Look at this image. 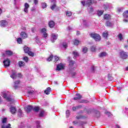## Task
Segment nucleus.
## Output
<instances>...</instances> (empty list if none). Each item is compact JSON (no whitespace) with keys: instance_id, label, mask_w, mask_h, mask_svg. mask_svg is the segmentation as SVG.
<instances>
[{"instance_id":"2f4dec72","label":"nucleus","mask_w":128,"mask_h":128,"mask_svg":"<svg viewBox=\"0 0 128 128\" xmlns=\"http://www.w3.org/2000/svg\"><path fill=\"white\" fill-rule=\"evenodd\" d=\"M33 110H34V112H38L40 110V108L38 106H36L33 108Z\"/></svg>"},{"instance_id":"412c9836","label":"nucleus","mask_w":128,"mask_h":128,"mask_svg":"<svg viewBox=\"0 0 128 128\" xmlns=\"http://www.w3.org/2000/svg\"><path fill=\"white\" fill-rule=\"evenodd\" d=\"M74 64V62L72 61V60H70V70H72L74 69V68H72Z\"/></svg>"},{"instance_id":"9b49d317","label":"nucleus","mask_w":128,"mask_h":128,"mask_svg":"<svg viewBox=\"0 0 128 128\" xmlns=\"http://www.w3.org/2000/svg\"><path fill=\"white\" fill-rule=\"evenodd\" d=\"M20 36L24 40L28 38V34H26V32H22L20 34Z\"/></svg>"},{"instance_id":"4468645a","label":"nucleus","mask_w":128,"mask_h":128,"mask_svg":"<svg viewBox=\"0 0 128 128\" xmlns=\"http://www.w3.org/2000/svg\"><path fill=\"white\" fill-rule=\"evenodd\" d=\"M10 112L12 114H14L16 112V109L14 106H11L10 108Z\"/></svg>"},{"instance_id":"e2e57ef3","label":"nucleus","mask_w":128,"mask_h":128,"mask_svg":"<svg viewBox=\"0 0 128 128\" xmlns=\"http://www.w3.org/2000/svg\"><path fill=\"white\" fill-rule=\"evenodd\" d=\"M118 12H122V8H118Z\"/></svg>"},{"instance_id":"79ce46f5","label":"nucleus","mask_w":128,"mask_h":128,"mask_svg":"<svg viewBox=\"0 0 128 128\" xmlns=\"http://www.w3.org/2000/svg\"><path fill=\"white\" fill-rule=\"evenodd\" d=\"M108 80H113L112 76V75L110 74H108Z\"/></svg>"},{"instance_id":"20e7f679","label":"nucleus","mask_w":128,"mask_h":128,"mask_svg":"<svg viewBox=\"0 0 128 128\" xmlns=\"http://www.w3.org/2000/svg\"><path fill=\"white\" fill-rule=\"evenodd\" d=\"M10 77L13 80H15L17 78L16 71V70H12Z\"/></svg>"},{"instance_id":"6e6552de","label":"nucleus","mask_w":128,"mask_h":128,"mask_svg":"<svg viewBox=\"0 0 128 128\" xmlns=\"http://www.w3.org/2000/svg\"><path fill=\"white\" fill-rule=\"evenodd\" d=\"M33 108H34V107L30 105H29L26 107H24L25 110L28 113L30 112H32V110H33Z\"/></svg>"},{"instance_id":"8fccbe9b","label":"nucleus","mask_w":128,"mask_h":128,"mask_svg":"<svg viewBox=\"0 0 128 128\" xmlns=\"http://www.w3.org/2000/svg\"><path fill=\"white\" fill-rule=\"evenodd\" d=\"M66 118H68V116H70V110H67L66 111Z\"/></svg>"},{"instance_id":"7ed1b4c3","label":"nucleus","mask_w":128,"mask_h":128,"mask_svg":"<svg viewBox=\"0 0 128 128\" xmlns=\"http://www.w3.org/2000/svg\"><path fill=\"white\" fill-rule=\"evenodd\" d=\"M120 57L123 60L128 58V54L124 51H121L120 52Z\"/></svg>"},{"instance_id":"f8f14e48","label":"nucleus","mask_w":128,"mask_h":128,"mask_svg":"<svg viewBox=\"0 0 128 128\" xmlns=\"http://www.w3.org/2000/svg\"><path fill=\"white\" fill-rule=\"evenodd\" d=\"M40 32L41 34H44V38H48V34L46 32V28H42L40 30Z\"/></svg>"},{"instance_id":"c85d7f7f","label":"nucleus","mask_w":128,"mask_h":128,"mask_svg":"<svg viewBox=\"0 0 128 128\" xmlns=\"http://www.w3.org/2000/svg\"><path fill=\"white\" fill-rule=\"evenodd\" d=\"M6 54L7 56H12V52L10 50H6Z\"/></svg>"},{"instance_id":"f3484780","label":"nucleus","mask_w":128,"mask_h":128,"mask_svg":"<svg viewBox=\"0 0 128 128\" xmlns=\"http://www.w3.org/2000/svg\"><path fill=\"white\" fill-rule=\"evenodd\" d=\"M82 98V96L80 94H76V97L74 98V100H78Z\"/></svg>"},{"instance_id":"aec40b11","label":"nucleus","mask_w":128,"mask_h":128,"mask_svg":"<svg viewBox=\"0 0 128 128\" xmlns=\"http://www.w3.org/2000/svg\"><path fill=\"white\" fill-rule=\"evenodd\" d=\"M108 32L105 31L104 32L102 33V36L104 38H108Z\"/></svg>"},{"instance_id":"7c9ffc66","label":"nucleus","mask_w":128,"mask_h":128,"mask_svg":"<svg viewBox=\"0 0 128 128\" xmlns=\"http://www.w3.org/2000/svg\"><path fill=\"white\" fill-rule=\"evenodd\" d=\"M88 48L84 47L82 48V52H84V54H86V52H88Z\"/></svg>"},{"instance_id":"864d4df0","label":"nucleus","mask_w":128,"mask_h":128,"mask_svg":"<svg viewBox=\"0 0 128 128\" xmlns=\"http://www.w3.org/2000/svg\"><path fill=\"white\" fill-rule=\"evenodd\" d=\"M40 121H37L36 122V124H37V128H40Z\"/></svg>"},{"instance_id":"2eb2a0df","label":"nucleus","mask_w":128,"mask_h":128,"mask_svg":"<svg viewBox=\"0 0 128 128\" xmlns=\"http://www.w3.org/2000/svg\"><path fill=\"white\" fill-rule=\"evenodd\" d=\"M14 88H20V80H16L14 83Z\"/></svg>"},{"instance_id":"774afa93","label":"nucleus","mask_w":128,"mask_h":128,"mask_svg":"<svg viewBox=\"0 0 128 128\" xmlns=\"http://www.w3.org/2000/svg\"><path fill=\"white\" fill-rule=\"evenodd\" d=\"M124 48H128V46L126 45V44H124Z\"/></svg>"},{"instance_id":"09e8293b","label":"nucleus","mask_w":128,"mask_h":128,"mask_svg":"<svg viewBox=\"0 0 128 128\" xmlns=\"http://www.w3.org/2000/svg\"><path fill=\"white\" fill-rule=\"evenodd\" d=\"M54 62H58V60H60V58H58V56H54Z\"/></svg>"},{"instance_id":"6e6d98bb","label":"nucleus","mask_w":128,"mask_h":128,"mask_svg":"<svg viewBox=\"0 0 128 128\" xmlns=\"http://www.w3.org/2000/svg\"><path fill=\"white\" fill-rule=\"evenodd\" d=\"M63 48H68V44L66 42L63 43Z\"/></svg>"},{"instance_id":"4c0bfd02","label":"nucleus","mask_w":128,"mask_h":128,"mask_svg":"<svg viewBox=\"0 0 128 128\" xmlns=\"http://www.w3.org/2000/svg\"><path fill=\"white\" fill-rule=\"evenodd\" d=\"M118 38H119L120 40H124V38L122 37V34H120L118 35Z\"/></svg>"},{"instance_id":"bb28decb","label":"nucleus","mask_w":128,"mask_h":128,"mask_svg":"<svg viewBox=\"0 0 128 128\" xmlns=\"http://www.w3.org/2000/svg\"><path fill=\"white\" fill-rule=\"evenodd\" d=\"M94 0H86V4H88L90 6V4H94Z\"/></svg>"},{"instance_id":"0e129e2a","label":"nucleus","mask_w":128,"mask_h":128,"mask_svg":"<svg viewBox=\"0 0 128 128\" xmlns=\"http://www.w3.org/2000/svg\"><path fill=\"white\" fill-rule=\"evenodd\" d=\"M76 118L77 120H80V118H82V116H76Z\"/></svg>"},{"instance_id":"49530a36","label":"nucleus","mask_w":128,"mask_h":128,"mask_svg":"<svg viewBox=\"0 0 128 128\" xmlns=\"http://www.w3.org/2000/svg\"><path fill=\"white\" fill-rule=\"evenodd\" d=\"M52 55H50V57L47 59L48 62H52Z\"/></svg>"},{"instance_id":"13d9d810","label":"nucleus","mask_w":128,"mask_h":128,"mask_svg":"<svg viewBox=\"0 0 128 128\" xmlns=\"http://www.w3.org/2000/svg\"><path fill=\"white\" fill-rule=\"evenodd\" d=\"M6 118H4L2 120V124H6Z\"/></svg>"},{"instance_id":"a18cd8bd","label":"nucleus","mask_w":128,"mask_h":128,"mask_svg":"<svg viewBox=\"0 0 128 128\" xmlns=\"http://www.w3.org/2000/svg\"><path fill=\"white\" fill-rule=\"evenodd\" d=\"M35 40H36V42L38 44H40V38L38 36L36 37Z\"/></svg>"},{"instance_id":"603ef678","label":"nucleus","mask_w":128,"mask_h":128,"mask_svg":"<svg viewBox=\"0 0 128 128\" xmlns=\"http://www.w3.org/2000/svg\"><path fill=\"white\" fill-rule=\"evenodd\" d=\"M24 62H28V56L24 57Z\"/></svg>"},{"instance_id":"f257e3e1","label":"nucleus","mask_w":128,"mask_h":128,"mask_svg":"<svg viewBox=\"0 0 128 128\" xmlns=\"http://www.w3.org/2000/svg\"><path fill=\"white\" fill-rule=\"evenodd\" d=\"M2 97L6 99V100H8V102H12V104L14 102V100L10 98L8 92H2Z\"/></svg>"},{"instance_id":"69168bd1","label":"nucleus","mask_w":128,"mask_h":128,"mask_svg":"<svg viewBox=\"0 0 128 128\" xmlns=\"http://www.w3.org/2000/svg\"><path fill=\"white\" fill-rule=\"evenodd\" d=\"M18 78H21L22 77V74H17V77Z\"/></svg>"},{"instance_id":"5701e85b","label":"nucleus","mask_w":128,"mask_h":128,"mask_svg":"<svg viewBox=\"0 0 128 128\" xmlns=\"http://www.w3.org/2000/svg\"><path fill=\"white\" fill-rule=\"evenodd\" d=\"M25 64H26L24 63V62L22 61H20L18 62V66H20V68H22V66H24Z\"/></svg>"},{"instance_id":"bf43d9fd","label":"nucleus","mask_w":128,"mask_h":128,"mask_svg":"<svg viewBox=\"0 0 128 128\" xmlns=\"http://www.w3.org/2000/svg\"><path fill=\"white\" fill-rule=\"evenodd\" d=\"M91 70L92 72H95V69H94V66H92V68H91Z\"/></svg>"},{"instance_id":"a19ab883","label":"nucleus","mask_w":128,"mask_h":128,"mask_svg":"<svg viewBox=\"0 0 128 128\" xmlns=\"http://www.w3.org/2000/svg\"><path fill=\"white\" fill-rule=\"evenodd\" d=\"M22 110L19 109L18 110V115L19 116H22Z\"/></svg>"},{"instance_id":"f03ea898","label":"nucleus","mask_w":128,"mask_h":128,"mask_svg":"<svg viewBox=\"0 0 128 128\" xmlns=\"http://www.w3.org/2000/svg\"><path fill=\"white\" fill-rule=\"evenodd\" d=\"M89 35L92 38H94L96 42H100V34L95 33H90Z\"/></svg>"},{"instance_id":"ea45409f","label":"nucleus","mask_w":128,"mask_h":128,"mask_svg":"<svg viewBox=\"0 0 128 128\" xmlns=\"http://www.w3.org/2000/svg\"><path fill=\"white\" fill-rule=\"evenodd\" d=\"M42 8H46L48 6L46 3L43 2L42 4Z\"/></svg>"},{"instance_id":"1a4fd4ad","label":"nucleus","mask_w":128,"mask_h":128,"mask_svg":"<svg viewBox=\"0 0 128 128\" xmlns=\"http://www.w3.org/2000/svg\"><path fill=\"white\" fill-rule=\"evenodd\" d=\"M104 8L105 10H110V8H112V4H104Z\"/></svg>"},{"instance_id":"a878e982","label":"nucleus","mask_w":128,"mask_h":128,"mask_svg":"<svg viewBox=\"0 0 128 128\" xmlns=\"http://www.w3.org/2000/svg\"><path fill=\"white\" fill-rule=\"evenodd\" d=\"M123 16L125 18H128V10H126L123 13Z\"/></svg>"},{"instance_id":"c756f323","label":"nucleus","mask_w":128,"mask_h":128,"mask_svg":"<svg viewBox=\"0 0 128 128\" xmlns=\"http://www.w3.org/2000/svg\"><path fill=\"white\" fill-rule=\"evenodd\" d=\"M82 108V106L80 105L76 106H74L72 108V110H78V108Z\"/></svg>"},{"instance_id":"e433bc0d","label":"nucleus","mask_w":128,"mask_h":128,"mask_svg":"<svg viewBox=\"0 0 128 128\" xmlns=\"http://www.w3.org/2000/svg\"><path fill=\"white\" fill-rule=\"evenodd\" d=\"M17 42L18 44H20L22 43V38H20L17 39Z\"/></svg>"},{"instance_id":"473e14b6","label":"nucleus","mask_w":128,"mask_h":128,"mask_svg":"<svg viewBox=\"0 0 128 128\" xmlns=\"http://www.w3.org/2000/svg\"><path fill=\"white\" fill-rule=\"evenodd\" d=\"M72 14V12L70 11L66 12V15L67 16H70Z\"/></svg>"},{"instance_id":"39448f33","label":"nucleus","mask_w":128,"mask_h":128,"mask_svg":"<svg viewBox=\"0 0 128 128\" xmlns=\"http://www.w3.org/2000/svg\"><path fill=\"white\" fill-rule=\"evenodd\" d=\"M64 64L62 63H60L57 65L56 70H64Z\"/></svg>"},{"instance_id":"4be33fe9","label":"nucleus","mask_w":128,"mask_h":128,"mask_svg":"<svg viewBox=\"0 0 128 128\" xmlns=\"http://www.w3.org/2000/svg\"><path fill=\"white\" fill-rule=\"evenodd\" d=\"M55 24L54 21H50L48 22V26L50 28H54V26Z\"/></svg>"},{"instance_id":"58836bf2","label":"nucleus","mask_w":128,"mask_h":128,"mask_svg":"<svg viewBox=\"0 0 128 128\" xmlns=\"http://www.w3.org/2000/svg\"><path fill=\"white\" fill-rule=\"evenodd\" d=\"M88 12H90V14L94 12V8H92V7L88 8Z\"/></svg>"},{"instance_id":"f704fd0d","label":"nucleus","mask_w":128,"mask_h":128,"mask_svg":"<svg viewBox=\"0 0 128 128\" xmlns=\"http://www.w3.org/2000/svg\"><path fill=\"white\" fill-rule=\"evenodd\" d=\"M73 54L74 56V58H76V56H78V52L76 51H74L73 52Z\"/></svg>"},{"instance_id":"cd10ccee","label":"nucleus","mask_w":128,"mask_h":128,"mask_svg":"<svg viewBox=\"0 0 128 128\" xmlns=\"http://www.w3.org/2000/svg\"><path fill=\"white\" fill-rule=\"evenodd\" d=\"M104 14V10H98L97 12V14L98 16H100Z\"/></svg>"},{"instance_id":"0eeeda50","label":"nucleus","mask_w":128,"mask_h":128,"mask_svg":"<svg viewBox=\"0 0 128 128\" xmlns=\"http://www.w3.org/2000/svg\"><path fill=\"white\" fill-rule=\"evenodd\" d=\"M28 8H30V4H28L27 2H26L24 4V12L26 14H28Z\"/></svg>"},{"instance_id":"393cba45","label":"nucleus","mask_w":128,"mask_h":128,"mask_svg":"<svg viewBox=\"0 0 128 128\" xmlns=\"http://www.w3.org/2000/svg\"><path fill=\"white\" fill-rule=\"evenodd\" d=\"M24 52L26 54H28L30 52V48L26 46L24 47Z\"/></svg>"},{"instance_id":"37998d69","label":"nucleus","mask_w":128,"mask_h":128,"mask_svg":"<svg viewBox=\"0 0 128 128\" xmlns=\"http://www.w3.org/2000/svg\"><path fill=\"white\" fill-rule=\"evenodd\" d=\"M2 128H10V124H8L7 126L4 125L2 126Z\"/></svg>"},{"instance_id":"a211bd4d","label":"nucleus","mask_w":128,"mask_h":128,"mask_svg":"<svg viewBox=\"0 0 128 128\" xmlns=\"http://www.w3.org/2000/svg\"><path fill=\"white\" fill-rule=\"evenodd\" d=\"M50 92H52V88H50V87H48L44 90V94H48Z\"/></svg>"},{"instance_id":"423d86ee","label":"nucleus","mask_w":128,"mask_h":128,"mask_svg":"<svg viewBox=\"0 0 128 128\" xmlns=\"http://www.w3.org/2000/svg\"><path fill=\"white\" fill-rule=\"evenodd\" d=\"M58 34H52L51 35V42H54L56 40H58Z\"/></svg>"},{"instance_id":"c9c22d12","label":"nucleus","mask_w":128,"mask_h":128,"mask_svg":"<svg viewBox=\"0 0 128 128\" xmlns=\"http://www.w3.org/2000/svg\"><path fill=\"white\" fill-rule=\"evenodd\" d=\"M106 26H112V24L110 21H107L106 22Z\"/></svg>"},{"instance_id":"9d476101","label":"nucleus","mask_w":128,"mask_h":128,"mask_svg":"<svg viewBox=\"0 0 128 128\" xmlns=\"http://www.w3.org/2000/svg\"><path fill=\"white\" fill-rule=\"evenodd\" d=\"M3 64L4 66H10V59L7 58L5 60H4V61L3 62Z\"/></svg>"},{"instance_id":"72a5a7b5","label":"nucleus","mask_w":128,"mask_h":128,"mask_svg":"<svg viewBox=\"0 0 128 128\" xmlns=\"http://www.w3.org/2000/svg\"><path fill=\"white\" fill-rule=\"evenodd\" d=\"M74 46H78V44H80V41L78 40H75L74 41Z\"/></svg>"},{"instance_id":"338daca9","label":"nucleus","mask_w":128,"mask_h":128,"mask_svg":"<svg viewBox=\"0 0 128 128\" xmlns=\"http://www.w3.org/2000/svg\"><path fill=\"white\" fill-rule=\"evenodd\" d=\"M31 30H32V32H34V30H36V29L34 28H32L31 29Z\"/></svg>"},{"instance_id":"dca6fc26","label":"nucleus","mask_w":128,"mask_h":128,"mask_svg":"<svg viewBox=\"0 0 128 128\" xmlns=\"http://www.w3.org/2000/svg\"><path fill=\"white\" fill-rule=\"evenodd\" d=\"M100 58H106V56H108V53L106 52H102L98 55Z\"/></svg>"},{"instance_id":"c03bdc74","label":"nucleus","mask_w":128,"mask_h":128,"mask_svg":"<svg viewBox=\"0 0 128 128\" xmlns=\"http://www.w3.org/2000/svg\"><path fill=\"white\" fill-rule=\"evenodd\" d=\"M90 50H91V51L92 52H96V46H92L90 48Z\"/></svg>"},{"instance_id":"ddd939ff","label":"nucleus","mask_w":128,"mask_h":128,"mask_svg":"<svg viewBox=\"0 0 128 128\" xmlns=\"http://www.w3.org/2000/svg\"><path fill=\"white\" fill-rule=\"evenodd\" d=\"M8 21L6 20H3L0 22V26L2 28H4V26H6L8 24Z\"/></svg>"},{"instance_id":"3c124183","label":"nucleus","mask_w":128,"mask_h":128,"mask_svg":"<svg viewBox=\"0 0 128 128\" xmlns=\"http://www.w3.org/2000/svg\"><path fill=\"white\" fill-rule=\"evenodd\" d=\"M44 114V111L42 110L40 112V116H42Z\"/></svg>"},{"instance_id":"680f3d73","label":"nucleus","mask_w":128,"mask_h":128,"mask_svg":"<svg viewBox=\"0 0 128 128\" xmlns=\"http://www.w3.org/2000/svg\"><path fill=\"white\" fill-rule=\"evenodd\" d=\"M82 4L83 6H86V0L82 1Z\"/></svg>"},{"instance_id":"4d7b16f0","label":"nucleus","mask_w":128,"mask_h":128,"mask_svg":"<svg viewBox=\"0 0 128 128\" xmlns=\"http://www.w3.org/2000/svg\"><path fill=\"white\" fill-rule=\"evenodd\" d=\"M34 91L33 90H31L28 92V94H30V95L32 94H34Z\"/></svg>"},{"instance_id":"5fc2aeb1","label":"nucleus","mask_w":128,"mask_h":128,"mask_svg":"<svg viewBox=\"0 0 128 128\" xmlns=\"http://www.w3.org/2000/svg\"><path fill=\"white\" fill-rule=\"evenodd\" d=\"M28 54V56H34V52L30 51Z\"/></svg>"},{"instance_id":"6ab92c4d","label":"nucleus","mask_w":128,"mask_h":128,"mask_svg":"<svg viewBox=\"0 0 128 128\" xmlns=\"http://www.w3.org/2000/svg\"><path fill=\"white\" fill-rule=\"evenodd\" d=\"M111 18H112V16H110V14H106L105 15H104V20H110Z\"/></svg>"},{"instance_id":"b1692460","label":"nucleus","mask_w":128,"mask_h":128,"mask_svg":"<svg viewBox=\"0 0 128 128\" xmlns=\"http://www.w3.org/2000/svg\"><path fill=\"white\" fill-rule=\"evenodd\" d=\"M70 74L72 76H76V72H74V69H72L70 70Z\"/></svg>"},{"instance_id":"de8ad7c7","label":"nucleus","mask_w":128,"mask_h":128,"mask_svg":"<svg viewBox=\"0 0 128 128\" xmlns=\"http://www.w3.org/2000/svg\"><path fill=\"white\" fill-rule=\"evenodd\" d=\"M56 8V4H53L52 6H51L50 8L52 10H54Z\"/></svg>"},{"instance_id":"052dcab7","label":"nucleus","mask_w":128,"mask_h":128,"mask_svg":"<svg viewBox=\"0 0 128 128\" xmlns=\"http://www.w3.org/2000/svg\"><path fill=\"white\" fill-rule=\"evenodd\" d=\"M38 0H34V4H35V6H36V4H38Z\"/></svg>"}]
</instances>
